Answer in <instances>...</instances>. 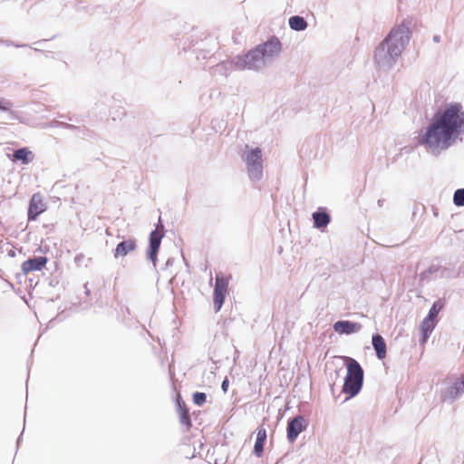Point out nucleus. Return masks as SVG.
Masks as SVG:
<instances>
[{"label":"nucleus","instance_id":"obj_1","mask_svg":"<svg viewBox=\"0 0 464 464\" xmlns=\"http://www.w3.org/2000/svg\"><path fill=\"white\" fill-rule=\"evenodd\" d=\"M464 134V111L459 102H451L444 109H439L431 117L419 144L424 146L433 156L453 146Z\"/></svg>","mask_w":464,"mask_h":464},{"label":"nucleus","instance_id":"obj_2","mask_svg":"<svg viewBox=\"0 0 464 464\" xmlns=\"http://www.w3.org/2000/svg\"><path fill=\"white\" fill-rule=\"evenodd\" d=\"M410 24L403 20L400 24L392 27L375 48L373 61L380 70L391 69L408 45L411 36Z\"/></svg>","mask_w":464,"mask_h":464},{"label":"nucleus","instance_id":"obj_3","mask_svg":"<svg viewBox=\"0 0 464 464\" xmlns=\"http://www.w3.org/2000/svg\"><path fill=\"white\" fill-rule=\"evenodd\" d=\"M347 369L342 392L351 399L359 394L363 386L364 372L361 364L352 357H344Z\"/></svg>","mask_w":464,"mask_h":464},{"label":"nucleus","instance_id":"obj_4","mask_svg":"<svg viewBox=\"0 0 464 464\" xmlns=\"http://www.w3.org/2000/svg\"><path fill=\"white\" fill-rule=\"evenodd\" d=\"M282 50L280 40L273 35L265 43L256 45L255 48L247 52L252 67L255 71H258L265 65V59L277 57Z\"/></svg>","mask_w":464,"mask_h":464},{"label":"nucleus","instance_id":"obj_5","mask_svg":"<svg viewBox=\"0 0 464 464\" xmlns=\"http://www.w3.org/2000/svg\"><path fill=\"white\" fill-rule=\"evenodd\" d=\"M249 56L247 53L244 55H236L230 59H227L222 61L213 66V73L219 74L225 77L230 75L231 72L235 71H244V70H254L255 68L251 65V61L249 60Z\"/></svg>","mask_w":464,"mask_h":464},{"label":"nucleus","instance_id":"obj_6","mask_svg":"<svg viewBox=\"0 0 464 464\" xmlns=\"http://www.w3.org/2000/svg\"><path fill=\"white\" fill-rule=\"evenodd\" d=\"M249 179L252 181H259L263 177L262 150L256 147L251 149L245 157Z\"/></svg>","mask_w":464,"mask_h":464},{"label":"nucleus","instance_id":"obj_7","mask_svg":"<svg viewBox=\"0 0 464 464\" xmlns=\"http://www.w3.org/2000/svg\"><path fill=\"white\" fill-rule=\"evenodd\" d=\"M160 229H159V226H157L156 229L152 230L149 237V246L146 250V257L149 261L153 264V267L156 268L158 255L160 247V244L162 238L165 235L164 233V226L161 224V220L160 219Z\"/></svg>","mask_w":464,"mask_h":464},{"label":"nucleus","instance_id":"obj_8","mask_svg":"<svg viewBox=\"0 0 464 464\" xmlns=\"http://www.w3.org/2000/svg\"><path fill=\"white\" fill-rule=\"evenodd\" d=\"M228 278L223 274L218 273L215 277V285L213 291V304L216 313L219 312L222 308L226 295L227 293Z\"/></svg>","mask_w":464,"mask_h":464},{"label":"nucleus","instance_id":"obj_9","mask_svg":"<svg viewBox=\"0 0 464 464\" xmlns=\"http://www.w3.org/2000/svg\"><path fill=\"white\" fill-rule=\"evenodd\" d=\"M308 423L303 415L289 418L286 426V438L289 443H294L301 432L306 430Z\"/></svg>","mask_w":464,"mask_h":464},{"label":"nucleus","instance_id":"obj_10","mask_svg":"<svg viewBox=\"0 0 464 464\" xmlns=\"http://www.w3.org/2000/svg\"><path fill=\"white\" fill-rule=\"evenodd\" d=\"M46 207L44 203L43 198L39 193H35L32 196L28 209H27V218L29 221L35 220L44 210Z\"/></svg>","mask_w":464,"mask_h":464},{"label":"nucleus","instance_id":"obj_11","mask_svg":"<svg viewBox=\"0 0 464 464\" xmlns=\"http://www.w3.org/2000/svg\"><path fill=\"white\" fill-rule=\"evenodd\" d=\"M362 324L349 320H339L333 325L334 331L339 334H353L362 329Z\"/></svg>","mask_w":464,"mask_h":464},{"label":"nucleus","instance_id":"obj_12","mask_svg":"<svg viewBox=\"0 0 464 464\" xmlns=\"http://www.w3.org/2000/svg\"><path fill=\"white\" fill-rule=\"evenodd\" d=\"M312 219L314 227L324 231L330 224L332 218L325 208L320 207L312 214Z\"/></svg>","mask_w":464,"mask_h":464},{"label":"nucleus","instance_id":"obj_13","mask_svg":"<svg viewBox=\"0 0 464 464\" xmlns=\"http://www.w3.org/2000/svg\"><path fill=\"white\" fill-rule=\"evenodd\" d=\"M48 257L46 256H33L23 262L21 268L24 275L42 270L47 264Z\"/></svg>","mask_w":464,"mask_h":464},{"label":"nucleus","instance_id":"obj_14","mask_svg":"<svg viewBox=\"0 0 464 464\" xmlns=\"http://www.w3.org/2000/svg\"><path fill=\"white\" fill-rule=\"evenodd\" d=\"M137 247V240L135 238H128L121 241L113 250L115 258L125 256L129 253L134 251Z\"/></svg>","mask_w":464,"mask_h":464},{"label":"nucleus","instance_id":"obj_15","mask_svg":"<svg viewBox=\"0 0 464 464\" xmlns=\"http://www.w3.org/2000/svg\"><path fill=\"white\" fill-rule=\"evenodd\" d=\"M372 345L375 355L379 360H382L387 354V344L384 338L378 333L372 335Z\"/></svg>","mask_w":464,"mask_h":464},{"label":"nucleus","instance_id":"obj_16","mask_svg":"<svg viewBox=\"0 0 464 464\" xmlns=\"http://www.w3.org/2000/svg\"><path fill=\"white\" fill-rule=\"evenodd\" d=\"M33 160V152L26 147L19 148L13 153V160L28 164Z\"/></svg>","mask_w":464,"mask_h":464},{"label":"nucleus","instance_id":"obj_17","mask_svg":"<svg viewBox=\"0 0 464 464\" xmlns=\"http://www.w3.org/2000/svg\"><path fill=\"white\" fill-rule=\"evenodd\" d=\"M288 24L290 29L295 32L304 31L308 26L306 20L301 15L291 16L288 20Z\"/></svg>","mask_w":464,"mask_h":464},{"label":"nucleus","instance_id":"obj_18","mask_svg":"<svg viewBox=\"0 0 464 464\" xmlns=\"http://www.w3.org/2000/svg\"><path fill=\"white\" fill-rule=\"evenodd\" d=\"M445 305V300L442 299V298H439L438 300H436L429 313H428V315L425 317L426 320H430V322H436L437 323V316L439 314V313L443 309Z\"/></svg>","mask_w":464,"mask_h":464},{"label":"nucleus","instance_id":"obj_19","mask_svg":"<svg viewBox=\"0 0 464 464\" xmlns=\"http://www.w3.org/2000/svg\"><path fill=\"white\" fill-rule=\"evenodd\" d=\"M463 392H464V389L456 381L453 383V385H451L448 389L447 394L443 396V400L446 401V400L450 399L451 401H455L458 398H459L463 394Z\"/></svg>","mask_w":464,"mask_h":464},{"label":"nucleus","instance_id":"obj_20","mask_svg":"<svg viewBox=\"0 0 464 464\" xmlns=\"http://www.w3.org/2000/svg\"><path fill=\"white\" fill-rule=\"evenodd\" d=\"M436 322H430V320H426V318L423 319L421 322V333L423 341L430 337V334L436 326Z\"/></svg>","mask_w":464,"mask_h":464},{"label":"nucleus","instance_id":"obj_21","mask_svg":"<svg viewBox=\"0 0 464 464\" xmlns=\"http://www.w3.org/2000/svg\"><path fill=\"white\" fill-rule=\"evenodd\" d=\"M460 274V268L456 269L453 267H442L440 266V278H447V279H452L457 278Z\"/></svg>","mask_w":464,"mask_h":464},{"label":"nucleus","instance_id":"obj_22","mask_svg":"<svg viewBox=\"0 0 464 464\" xmlns=\"http://www.w3.org/2000/svg\"><path fill=\"white\" fill-rule=\"evenodd\" d=\"M179 411V421L181 424L185 425L187 429H189L192 426L191 418L189 415V410L187 406L180 408Z\"/></svg>","mask_w":464,"mask_h":464},{"label":"nucleus","instance_id":"obj_23","mask_svg":"<svg viewBox=\"0 0 464 464\" xmlns=\"http://www.w3.org/2000/svg\"><path fill=\"white\" fill-rule=\"evenodd\" d=\"M440 266L432 264L426 270L422 271L420 274V279L421 281L430 280V276L432 275L440 273Z\"/></svg>","mask_w":464,"mask_h":464},{"label":"nucleus","instance_id":"obj_24","mask_svg":"<svg viewBox=\"0 0 464 464\" xmlns=\"http://www.w3.org/2000/svg\"><path fill=\"white\" fill-rule=\"evenodd\" d=\"M453 204L456 207H464V188H458L453 194Z\"/></svg>","mask_w":464,"mask_h":464},{"label":"nucleus","instance_id":"obj_25","mask_svg":"<svg viewBox=\"0 0 464 464\" xmlns=\"http://www.w3.org/2000/svg\"><path fill=\"white\" fill-rule=\"evenodd\" d=\"M110 114L113 121L121 120L126 115L125 108L119 106L111 110Z\"/></svg>","mask_w":464,"mask_h":464},{"label":"nucleus","instance_id":"obj_26","mask_svg":"<svg viewBox=\"0 0 464 464\" xmlns=\"http://www.w3.org/2000/svg\"><path fill=\"white\" fill-rule=\"evenodd\" d=\"M194 404L198 406L203 405L207 401V394L201 392H196L192 395Z\"/></svg>","mask_w":464,"mask_h":464},{"label":"nucleus","instance_id":"obj_27","mask_svg":"<svg viewBox=\"0 0 464 464\" xmlns=\"http://www.w3.org/2000/svg\"><path fill=\"white\" fill-rule=\"evenodd\" d=\"M111 101V98L107 94H101L98 101L95 102V107L98 110H104L108 104V102Z\"/></svg>","mask_w":464,"mask_h":464},{"label":"nucleus","instance_id":"obj_28","mask_svg":"<svg viewBox=\"0 0 464 464\" xmlns=\"http://www.w3.org/2000/svg\"><path fill=\"white\" fill-rule=\"evenodd\" d=\"M264 442H260L259 440H256L254 444L253 449V454L256 456L257 458H260L263 456L264 453Z\"/></svg>","mask_w":464,"mask_h":464},{"label":"nucleus","instance_id":"obj_29","mask_svg":"<svg viewBox=\"0 0 464 464\" xmlns=\"http://www.w3.org/2000/svg\"><path fill=\"white\" fill-rule=\"evenodd\" d=\"M267 439L266 430L264 427L257 428V434L256 440L266 443Z\"/></svg>","mask_w":464,"mask_h":464},{"label":"nucleus","instance_id":"obj_30","mask_svg":"<svg viewBox=\"0 0 464 464\" xmlns=\"http://www.w3.org/2000/svg\"><path fill=\"white\" fill-rule=\"evenodd\" d=\"M228 386H229V381L228 379L226 377L222 382H221V390L224 392H227V390H228Z\"/></svg>","mask_w":464,"mask_h":464},{"label":"nucleus","instance_id":"obj_31","mask_svg":"<svg viewBox=\"0 0 464 464\" xmlns=\"http://www.w3.org/2000/svg\"><path fill=\"white\" fill-rule=\"evenodd\" d=\"M84 259V255L83 254H78L75 256L74 257V262L77 266H80L82 264V262L83 261Z\"/></svg>","mask_w":464,"mask_h":464},{"label":"nucleus","instance_id":"obj_32","mask_svg":"<svg viewBox=\"0 0 464 464\" xmlns=\"http://www.w3.org/2000/svg\"><path fill=\"white\" fill-rule=\"evenodd\" d=\"M176 404H177L178 410H179L180 408H183L184 406H187L186 403L184 402V401L182 400V398L180 397V395H179V397L177 398Z\"/></svg>","mask_w":464,"mask_h":464},{"label":"nucleus","instance_id":"obj_33","mask_svg":"<svg viewBox=\"0 0 464 464\" xmlns=\"http://www.w3.org/2000/svg\"><path fill=\"white\" fill-rule=\"evenodd\" d=\"M174 260L175 259L173 257H169L165 263V266L163 267V269H167L169 266H172L174 264Z\"/></svg>","mask_w":464,"mask_h":464},{"label":"nucleus","instance_id":"obj_34","mask_svg":"<svg viewBox=\"0 0 464 464\" xmlns=\"http://www.w3.org/2000/svg\"><path fill=\"white\" fill-rule=\"evenodd\" d=\"M63 127L67 130H75L77 127L75 125L70 124V123H62Z\"/></svg>","mask_w":464,"mask_h":464},{"label":"nucleus","instance_id":"obj_35","mask_svg":"<svg viewBox=\"0 0 464 464\" xmlns=\"http://www.w3.org/2000/svg\"><path fill=\"white\" fill-rule=\"evenodd\" d=\"M457 382H459V385H461V387L464 389V374H462L460 376V378L459 380H457Z\"/></svg>","mask_w":464,"mask_h":464},{"label":"nucleus","instance_id":"obj_36","mask_svg":"<svg viewBox=\"0 0 464 464\" xmlns=\"http://www.w3.org/2000/svg\"><path fill=\"white\" fill-rule=\"evenodd\" d=\"M434 43H440V35L435 34L432 38Z\"/></svg>","mask_w":464,"mask_h":464},{"label":"nucleus","instance_id":"obj_37","mask_svg":"<svg viewBox=\"0 0 464 464\" xmlns=\"http://www.w3.org/2000/svg\"><path fill=\"white\" fill-rule=\"evenodd\" d=\"M39 251L43 252V253H46L48 250H49V247L47 246H45L44 247L43 246H40L38 248Z\"/></svg>","mask_w":464,"mask_h":464},{"label":"nucleus","instance_id":"obj_38","mask_svg":"<svg viewBox=\"0 0 464 464\" xmlns=\"http://www.w3.org/2000/svg\"><path fill=\"white\" fill-rule=\"evenodd\" d=\"M0 111H8V108L6 106H5L2 102L0 101Z\"/></svg>","mask_w":464,"mask_h":464},{"label":"nucleus","instance_id":"obj_39","mask_svg":"<svg viewBox=\"0 0 464 464\" xmlns=\"http://www.w3.org/2000/svg\"><path fill=\"white\" fill-rule=\"evenodd\" d=\"M384 202H385V200L383 198L378 199V201H377L378 207L382 208L383 206Z\"/></svg>","mask_w":464,"mask_h":464},{"label":"nucleus","instance_id":"obj_40","mask_svg":"<svg viewBox=\"0 0 464 464\" xmlns=\"http://www.w3.org/2000/svg\"><path fill=\"white\" fill-rule=\"evenodd\" d=\"M210 54H211V52H210V51H208V52L204 53L202 54V57H203V59H206V58H208V56H210Z\"/></svg>","mask_w":464,"mask_h":464},{"label":"nucleus","instance_id":"obj_41","mask_svg":"<svg viewBox=\"0 0 464 464\" xmlns=\"http://www.w3.org/2000/svg\"><path fill=\"white\" fill-rule=\"evenodd\" d=\"M8 256H15V252H14V250H13V249L9 250V251H8Z\"/></svg>","mask_w":464,"mask_h":464},{"label":"nucleus","instance_id":"obj_42","mask_svg":"<svg viewBox=\"0 0 464 464\" xmlns=\"http://www.w3.org/2000/svg\"><path fill=\"white\" fill-rule=\"evenodd\" d=\"M22 435H23V432L20 434V436L18 437L17 439V441H16V444H17V447L19 446L20 444V441H21V439H22Z\"/></svg>","mask_w":464,"mask_h":464},{"label":"nucleus","instance_id":"obj_43","mask_svg":"<svg viewBox=\"0 0 464 464\" xmlns=\"http://www.w3.org/2000/svg\"><path fill=\"white\" fill-rule=\"evenodd\" d=\"M84 288H85V294L87 295H90V290L87 288V284L84 285Z\"/></svg>","mask_w":464,"mask_h":464},{"label":"nucleus","instance_id":"obj_44","mask_svg":"<svg viewBox=\"0 0 464 464\" xmlns=\"http://www.w3.org/2000/svg\"><path fill=\"white\" fill-rule=\"evenodd\" d=\"M14 46H15V47H25V46H27V45H26V44H15Z\"/></svg>","mask_w":464,"mask_h":464},{"label":"nucleus","instance_id":"obj_45","mask_svg":"<svg viewBox=\"0 0 464 464\" xmlns=\"http://www.w3.org/2000/svg\"><path fill=\"white\" fill-rule=\"evenodd\" d=\"M462 464H464V460H463V463H462Z\"/></svg>","mask_w":464,"mask_h":464}]
</instances>
